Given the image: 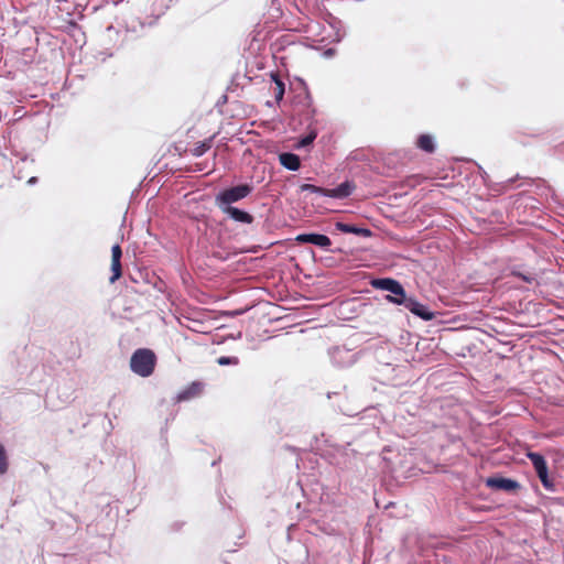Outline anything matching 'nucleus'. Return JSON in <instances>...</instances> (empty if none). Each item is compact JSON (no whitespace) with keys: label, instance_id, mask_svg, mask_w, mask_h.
Here are the masks:
<instances>
[{"label":"nucleus","instance_id":"20e7f679","mask_svg":"<svg viewBox=\"0 0 564 564\" xmlns=\"http://www.w3.org/2000/svg\"><path fill=\"white\" fill-rule=\"evenodd\" d=\"M525 456L531 460L543 487L547 490H554V482L553 479H551L549 476V468L545 458L535 452H528Z\"/></svg>","mask_w":564,"mask_h":564},{"label":"nucleus","instance_id":"4468645a","mask_svg":"<svg viewBox=\"0 0 564 564\" xmlns=\"http://www.w3.org/2000/svg\"><path fill=\"white\" fill-rule=\"evenodd\" d=\"M416 147L424 152L433 153L435 151L434 139L431 134H421L416 140Z\"/></svg>","mask_w":564,"mask_h":564},{"label":"nucleus","instance_id":"f3484780","mask_svg":"<svg viewBox=\"0 0 564 564\" xmlns=\"http://www.w3.org/2000/svg\"><path fill=\"white\" fill-rule=\"evenodd\" d=\"M214 135L196 143V145L191 149V153L194 156H202L204 153H206L213 145Z\"/></svg>","mask_w":564,"mask_h":564},{"label":"nucleus","instance_id":"9d476101","mask_svg":"<svg viewBox=\"0 0 564 564\" xmlns=\"http://www.w3.org/2000/svg\"><path fill=\"white\" fill-rule=\"evenodd\" d=\"M354 189H355V184L352 182L346 181L335 188L327 189V197L346 198L349 195H351Z\"/></svg>","mask_w":564,"mask_h":564},{"label":"nucleus","instance_id":"f03ea898","mask_svg":"<svg viewBox=\"0 0 564 564\" xmlns=\"http://www.w3.org/2000/svg\"><path fill=\"white\" fill-rule=\"evenodd\" d=\"M388 302L393 304L403 305L414 315L421 317L424 321H432L435 317V313L431 312L429 307L420 302H417L414 297H392L391 295L386 296Z\"/></svg>","mask_w":564,"mask_h":564},{"label":"nucleus","instance_id":"2eb2a0df","mask_svg":"<svg viewBox=\"0 0 564 564\" xmlns=\"http://www.w3.org/2000/svg\"><path fill=\"white\" fill-rule=\"evenodd\" d=\"M271 78L274 83V86L272 87V91L274 94L275 100L279 102L283 99L284 93H285V85L280 78L278 73H271Z\"/></svg>","mask_w":564,"mask_h":564},{"label":"nucleus","instance_id":"423d86ee","mask_svg":"<svg viewBox=\"0 0 564 564\" xmlns=\"http://www.w3.org/2000/svg\"><path fill=\"white\" fill-rule=\"evenodd\" d=\"M486 486L495 490L507 492H514L521 487L517 480L503 477H489L486 479Z\"/></svg>","mask_w":564,"mask_h":564},{"label":"nucleus","instance_id":"f257e3e1","mask_svg":"<svg viewBox=\"0 0 564 564\" xmlns=\"http://www.w3.org/2000/svg\"><path fill=\"white\" fill-rule=\"evenodd\" d=\"M156 365L155 354L148 348L137 349L130 359L131 370L140 377H149L153 373Z\"/></svg>","mask_w":564,"mask_h":564},{"label":"nucleus","instance_id":"7ed1b4c3","mask_svg":"<svg viewBox=\"0 0 564 564\" xmlns=\"http://www.w3.org/2000/svg\"><path fill=\"white\" fill-rule=\"evenodd\" d=\"M252 192V186L249 184H240L220 192L216 196V202L219 207L224 205L229 206L231 203L243 199Z\"/></svg>","mask_w":564,"mask_h":564},{"label":"nucleus","instance_id":"dca6fc26","mask_svg":"<svg viewBox=\"0 0 564 564\" xmlns=\"http://www.w3.org/2000/svg\"><path fill=\"white\" fill-rule=\"evenodd\" d=\"M302 109L299 112H302L305 119H311L315 115V108L312 104V98L310 95H305L301 101Z\"/></svg>","mask_w":564,"mask_h":564},{"label":"nucleus","instance_id":"a211bd4d","mask_svg":"<svg viewBox=\"0 0 564 564\" xmlns=\"http://www.w3.org/2000/svg\"><path fill=\"white\" fill-rule=\"evenodd\" d=\"M300 188H301V192H311V193H316V194L327 196V188L319 187V186H316L313 184H303V185H301Z\"/></svg>","mask_w":564,"mask_h":564},{"label":"nucleus","instance_id":"ddd939ff","mask_svg":"<svg viewBox=\"0 0 564 564\" xmlns=\"http://www.w3.org/2000/svg\"><path fill=\"white\" fill-rule=\"evenodd\" d=\"M279 160L281 165L290 171H297L301 166L300 158L294 153H282Z\"/></svg>","mask_w":564,"mask_h":564},{"label":"nucleus","instance_id":"9b49d317","mask_svg":"<svg viewBox=\"0 0 564 564\" xmlns=\"http://www.w3.org/2000/svg\"><path fill=\"white\" fill-rule=\"evenodd\" d=\"M224 212L236 221L243 224H251L253 221V217L249 213L237 207L227 206L224 208Z\"/></svg>","mask_w":564,"mask_h":564},{"label":"nucleus","instance_id":"412c9836","mask_svg":"<svg viewBox=\"0 0 564 564\" xmlns=\"http://www.w3.org/2000/svg\"><path fill=\"white\" fill-rule=\"evenodd\" d=\"M217 362L220 365V366H227V365H238L239 364V359L237 357H226V356H221L217 359Z\"/></svg>","mask_w":564,"mask_h":564},{"label":"nucleus","instance_id":"6e6552de","mask_svg":"<svg viewBox=\"0 0 564 564\" xmlns=\"http://www.w3.org/2000/svg\"><path fill=\"white\" fill-rule=\"evenodd\" d=\"M121 257H122L121 247H120V245L116 243L111 248V272H112V275L109 279L110 283L116 282L122 275Z\"/></svg>","mask_w":564,"mask_h":564},{"label":"nucleus","instance_id":"6ab92c4d","mask_svg":"<svg viewBox=\"0 0 564 564\" xmlns=\"http://www.w3.org/2000/svg\"><path fill=\"white\" fill-rule=\"evenodd\" d=\"M8 467H9V464H8L7 453H6L3 445L0 444V475L6 474L8 470Z\"/></svg>","mask_w":564,"mask_h":564},{"label":"nucleus","instance_id":"1a4fd4ad","mask_svg":"<svg viewBox=\"0 0 564 564\" xmlns=\"http://www.w3.org/2000/svg\"><path fill=\"white\" fill-rule=\"evenodd\" d=\"M204 388L205 384L202 381H193L177 394L176 400L182 402L198 398L203 394Z\"/></svg>","mask_w":564,"mask_h":564},{"label":"nucleus","instance_id":"aec40b11","mask_svg":"<svg viewBox=\"0 0 564 564\" xmlns=\"http://www.w3.org/2000/svg\"><path fill=\"white\" fill-rule=\"evenodd\" d=\"M317 137V132L316 131H311L306 137H304L303 139H301L300 141V147H307L310 144L313 143V141L316 139Z\"/></svg>","mask_w":564,"mask_h":564},{"label":"nucleus","instance_id":"f8f14e48","mask_svg":"<svg viewBox=\"0 0 564 564\" xmlns=\"http://www.w3.org/2000/svg\"><path fill=\"white\" fill-rule=\"evenodd\" d=\"M336 229L344 232V234H355L357 236H361V237H370L371 236V230L368 229V228H360V227H357L355 225H350V224H345V223H336Z\"/></svg>","mask_w":564,"mask_h":564},{"label":"nucleus","instance_id":"39448f33","mask_svg":"<svg viewBox=\"0 0 564 564\" xmlns=\"http://www.w3.org/2000/svg\"><path fill=\"white\" fill-rule=\"evenodd\" d=\"M371 285L378 290L389 291L392 293V297H406L403 286L391 278L376 279L371 282Z\"/></svg>","mask_w":564,"mask_h":564},{"label":"nucleus","instance_id":"0eeeda50","mask_svg":"<svg viewBox=\"0 0 564 564\" xmlns=\"http://www.w3.org/2000/svg\"><path fill=\"white\" fill-rule=\"evenodd\" d=\"M295 240L299 243H312L321 248H328L332 245L329 237L322 234H301Z\"/></svg>","mask_w":564,"mask_h":564}]
</instances>
